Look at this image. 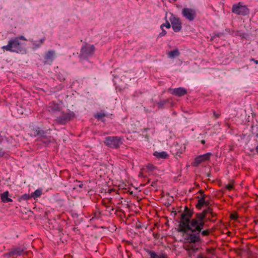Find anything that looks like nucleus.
<instances>
[{"label":"nucleus","instance_id":"f3484780","mask_svg":"<svg viewBox=\"0 0 258 258\" xmlns=\"http://www.w3.org/2000/svg\"><path fill=\"white\" fill-rule=\"evenodd\" d=\"M179 52L177 49H175L173 51H170L168 53L167 55L168 57L173 58L177 57L179 55Z\"/></svg>","mask_w":258,"mask_h":258},{"label":"nucleus","instance_id":"e433bc0d","mask_svg":"<svg viewBox=\"0 0 258 258\" xmlns=\"http://www.w3.org/2000/svg\"><path fill=\"white\" fill-rule=\"evenodd\" d=\"M201 143H202V144H204V143H205V141H204V140H202V141H201Z\"/></svg>","mask_w":258,"mask_h":258},{"label":"nucleus","instance_id":"bb28decb","mask_svg":"<svg viewBox=\"0 0 258 258\" xmlns=\"http://www.w3.org/2000/svg\"><path fill=\"white\" fill-rule=\"evenodd\" d=\"M170 24L169 22H166L165 24H163L161 26V28L163 29V27H165L166 28L169 29L170 28Z\"/></svg>","mask_w":258,"mask_h":258},{"label":"nucleus","instance_id":"6ab92c4d","mask_svg":"<svg viewBox=\"0 0 258 258\" xmlns=\"http://www.w3.org/2000/svg\"><path fill=\"white\" fill-rule=\"evenodd\" d=\"M42 195V190L38 189L36 190L31 195V197L36 199L41 196Z\"/></svg>","mask_w":258,"mask_h":258},{"label":"nucleus","instance_id":"f704fd0d","mask_svg":"<svg viewBox=\"0 0 258 258\" xmlns=\"http://www.w3.org/2000/svg\"><path fill=\"white\" fill-rule=\"evenodd\" d=\"M197 258H204V256H203L202 255H199Z\"/></svg>","mask_w":258,"mask_h":258},{"label":"nucleus","instance_id":"dca6fc26","mask_svg":"<svg viewBox=\"0 0 258 258\" xmlns=\"http://www.w3.org/2000/svg\"><path fill=\"white\" fill-rule=\"evenodd\" d=\"M45 39L44 38H41L38 40L32 41V48L37 49L39 48L43 43Z\"/></svg>","mask_w":258,"mask_h":258},{"label":"nucleus","instance_id":"f03ea898","mask_svg":"<svg viewBox=\"0 0 258 258\" xmlns=\"http://www.w3.org/2000/svg\"><path fill=\"white\" fill-rule=\"evenodd\" d=\"M198 233L193 230L191 227H178L177 231L179 232L183 233V236L189 242L196 243L199 241L200 236L199 232H201L202 228L201 227H195Z\"/></svg>","mask_w":258,"mask_h":258},{"label":"nucleus","instance_id":"ea45409f","mask_svg":"<svg viewBox=\"0 0 258 258\" xmlns=\"http://www.w3.org/2000/svg\"><path fill=\"white\" fill-rule=\"evenodd\" d=\"M255 63H258V61L257 60L255 61Z\"/></svg>","mask_w":258,"mask_h":258},{"label":"nucleus","instance_id":"7ed1b4c3","mask_svg":"<svg viewBox=\"0 0 258 258\" xmlns=\"http://www.w3.org/2000/svg\"><path fill=\"white\" fill-rule=\"evenodd\" d=\"M2 48L7 51L16 52H22L24 51L23 47L19 42L18 39L9 41L8 44L7 45L3 46Z\"/></svg>","mask_w":258,"mask_h":258},{"label":"nucleus","instance_id":"6e6552de","mask_svg":"<svg viewBox=\"0 0 258 258\" xmlns=\"http://www.w3.org/2000/svg\"><path fill=\"white\" fill-rule=\"evenodd\" d=\"M211 153H207L205 154L200 155L196 158L195 161L192 163L195 166H198L200 163L208 160L211 157Z\"/></svg>","mask_w":258,"mask_h":258},{"label":"nucleus","instance_id":"9b49d317","mask_svg":"<svg viewBox=\"0 0 258 258\" xmlns=\"http://www.w3.org/2000/svg\"><path fill=\"white\" fill-rule=\"evenodd\" d=\"M147 253L149 255L150 258H167L166 255L163 253L157 254L154 251L149 249L147 250Z\"/></svg>","mask_w":258,"mask_h":258},{"label":"nucleus","instance_id":"a19ab883","mask_svg":"<svg viewBox=\"0 0 258 258\" xmlns=\"http://www.w3.org/2000/svg\"><path fill=\"white\" fill-rule=\"evenodd\" d=\"M127 243L130 244V241H127Z\"/></svg>","mask_w":258,"mask_h":258},{"label":"nucleus","instance_id":"5701e85b","mask_svg":"<svg viewBox=\"0 0 258 258\" xmlns=\"http://www.w3.org/2000/svg\"><path fill=\"white\" fill-rule=\"evenodd\" d=\"M18 114L15 113L16 116L18 117L19 115H22L23 114V109L20 107L17 108Z\"/></svg>","mask_w":258,"mask_h":258},{"label":"nucleus","instance_id":"0eeeda50","mask_svg":"<svg viewBox=\"0 0 258 258\" xmlns=\"http://www.w3.org/2000/svg\"><path fill=\"white\" fill-rule=\"evenodd\" d=\"M232 12L237 15H245L248 13V10L244 6L234 5L232 7Z\"/></svg>","mask_w":258,"mask_h":258},{"label":"nucleus","instance_id":"72a5a7b5","mask_svg":"<svg viewBox=\"0 0 258 258\" xmlns=\"http://www.w3.org/2000/svg\"><path fill=\"white\" fill-rule=\"evenodd\" d=\"M104 227L103 226H102L101 228H104ZM107 228H111L112 227V230H114V228H115V230L117 229L116 227H106Z\"/></svg>","mask_w":258,"mask_h":258},{"label":"nucleus","instance_id":"c9c22d12","mask_svg":"<svg viewBox=\"0 0 258 258\" xmlns=\"http://www.w3.org/2000/svg\"><path fill=\"white\" fill-rule=\"evenodd\" d=\"M256 152L258 153V145L257 146V147H256Z\"/></svg>","mask_w":258,"mask_h":258},{"label":"nucleus","instance_id":"ddd939ff","mask_svg":"<svg viewBox=\"0 0 258 258\" xmlns=\"http://www.w3.org/2000/svg\"><path fill=\"white\" fill-rule=\"evenodd\" d=\"M154 156H155L157 158H158L159 159H167L169 156L168 153L164 151L159 152L155 151L154 153Z\"/></svg>","mask_w":258,"mask_h":258},{"label":"nucleus","instance_id":"4c0bfd02","mask_svg":"<svg viewBox=\"0 0 258 258\" xmlns=\"http://www.w3.org/2000/svg\"><path fill=\"white\" fill-rule=\"evenodd\" d=\"M15 236H16V237H18V235L17 234H16V235H15Z\"/></svg>","mask_w":258,"mask_h":258},{"label":"nucleus","instance_id":"a211bd4d","mask_svg":"<svg viewBox=\"0 0 258 258\" xmlns=\"http://www.w3.org/2000/svg\"><path fill=\"white\" fill-rule=\"evenodd\" d=\"M208 205V203L207 201H206L205 197H204L199 200L198 204L197 206L200 208L202 206H207Z\"/></svg>","mask_w":258,"mask_h":258},{"label":"nucleus","instance_id":"9d476101","mask_svg":"<svg viewBox=\"0 0 258 258\" xmlns=\"http://www.w3.org/2000/svg\"><path fill=\"white\" fill-rule=\"evenodd\" d=\"M169 91L171 94L178 96H183L186 93V90L181 87L171 89Z\"/></svg>","mask_w":258,"mask_h":258},{"label":"nucleus","instance_id":"393cba45","mask_svg":"<svg viewBox=\"0 0 258 258\" xmlns=\"http://www.w3.org/2000/svg\"><path fill=\"white\" fill-rule=\"evenodd\" d=\"M95 116L98 119H102L103 117L105 116V114L104 113H100L96 115Z\"/></svg>","mask_w":258,"mask_h":258},{"label":"nucleus","instance_id":"473e14b6","mask_svg":"<svg viewBox=\"0 0 258 258\" xmlns=\"http://www.w3.org/2000/svg\"><path fill=\"white\" fill-rule=\"evenodd\" d=\"M73 230L75 232L76 231H79V229H78V227H74L73 228Z\"/></svg>","mask_w":258,"mask_h":258},{"label":"nucleus","instance_id":"79ce46f5","mask_svg":"<svg viewBox=\"0 0 258 258\" xmlns=\"http://www.w3.org/2000/svg\"><path fill=\"white\" fill-rule=\"evenodd\" d=\"M136 227L137 228H139L140 227H139V226H137V227Z\"/></svg>","mask_w":258,"mask_h":258},{"label":"nucleus","instance_id":"f257e3e1","mask_svg":"<svg viewBox=\"0 0 258 258\" xmlns=\"http://www.w3.org/2000/svg\"><path fill=\"white\" fill-rule=\"evenodd\" d=\"M208 213L211 214L210 209L205 210L203 213L198 214L196 219L190 221V216L185 213L181 215L182 226H203L206 220V217Z\"/></svg>","mask_w":258,"mask_h":258},{"label":"nucleus","instance_id":"39448f33","mask_svg":"<svg viewBox=\"0 0 258 258\" xmlns=\"http://www.w3.org/2000/svg\"><path fill=\"white\" fill-rule=\"evenodd\" d=\"M182 14L184 17L190 21L194 20L197 15L196 11L190 8L183 9Z\"/></svg>","mask_w":258,"mask_h":258},{"label":"nucleus","instance_id":"58836bf2","mask_svg":"<svg viewBox=\"0 0 258 258\" xmlns=\"http://www.w3.org/2000/svg\"><path fill=\"white\" fill-rule=\"evenodd\" d=\"M11 238H14V236L12 235Z\"/></svg>","mask_w":258,"mask_h":258},{"label":"nucleus","instance_id":"2eb2a0df","mask_svg":"<svg viewBox=\"0 0 258 258\" xmlns=\"http://www.w3.org/2000/svg\"><path fill=\"white\" fill-rule=\"evenodd\" d=\"M60 108V105L56 103H54V102H51L50 103L49 106L48 107V110L50 112H53L55 111L59 110Z\"/></svg>","mask_w":258,"mask_h":258},{"label":"nucleus","instance_id":"20e7f679","mask_svg":"<svg viewBox=\"0 0 258 258\" xmlns=\"http://www.w3.org/2000/svg\"><path fill=\"white\" fill-rule=\"evenodd\" d=\"M104 143L112 148H117L122 144L120 139L117 137H108L105 138Z\"/></svg>","mask_w":258,"mask_h":258},{"label":"nucleus","instance_id":"2f4dec72","mask_svg":"<svg viewBox=\"0 0 258 258\" xmlns=\"http://www.w3.org/2000/svg\"><path fill=\"white\" fill-rule=\"evenodd\" d=\"M16 39H18V40L21 39V40H27V39H25L24 36H20L19 37L17 38Z\"/></svg>","mask_w":258,"mask_h":258},{"label":"nucleus","instance_id":"423d86ee","mask_svg":"<svg viewBox=\"0 0 258 258\" xmlns=\"http://www.w3.org/2000/svg\"><path fill=\"white\" fill-rule=\"evenodd\" d=\"M169 20L171 23L173 30L176 32H179L181 28V23L179 19L176 18L175 16L171 15Z\"/></svg>","mask_w":258,"mask_h":258},{"label":"nucleus","instance_id":"7c9ffc66","mask_svg":"<svg viewBox=\"0 0 258 258\" xmlns=\"http://www.w3.org/2000/svg\"><path fill=\"white\" fill-rule=\"evenodd\" d=\"M166 33L165 31H164V30H163V29H162V32H161V33H160V36H164V35L166 34Z\"/></svg>","mask_w":258,"mask_h":258},{"label":"nucleus","instance_id":"c756f323","mask_svg":"<svg viewBox=\"0 0 258 258\" xmlns=\"http://www.w3.org/2000/svg\"><path fill=\"white\" fill-rule=\"evenodd\" d=\"M232 185L231 184H228L226 185V188L228 190H231L232 189Z\"/></svg>","mask_w":258,"mask_h":258},{"label":"nucleus","instance_id":"b1692460","mask_svg":"<svg viewBox=\"0 0 258 258\" xmlns=\"http://www.w3.org/2000/svg\"><path fill=\"white\" fill-rule=\"evenodd\" d=\"M178 146L177 145L176 146V149L177 150V153H182L183 152H184L185 151V147L184 146L183 147H181L180 149H178Z\"/></svg>","mask_w":258,"mask_h":258},{"label":"nucleus","instance_id":"1a4fd4ad","mask_svg":"<svg viewBox=\"0 0 258 258\" xmlns=\"http://www.w3.org/2000/svg\"><path fill=\"white\" fill-rule=\"evenodd\" d=\"M81 52L82 55L84 56H89L94 52V47L92 45L85 44L82 48Z\"/></svg>","mask_w":258,"mask_h":258},{"label":"nucleus","instance_id":"37998d69","mask_svg":"<svg viewBox=\"0 0 258 258\" xmlns=\"http://www.w3.org/2000/svg\"><path fill=\"white\" fill-rule=\"evenodd\" d=\"M256 136L258 137V134H257V135H256Z\"/></svg>","mask_w":258,"mask_h":258},{"label":"nucleus","instance_id":"412c9836","mask_svg":"<svg viewBox=\"0 0 258 258\" xmlns=\"http://www.w3.org/2000/svg\"><path fill=\"white\" fill-rule=\"evenodd\" d=\"M31 197V195L30 196L29 194H24L21 196L19 199V201L20 200H27Z\"/></svg>","mask_w":258,"mask_h":258},{"label":"nucleus","instance_id":"4be33fe9","mask_svg":"<svg viewBox=\"0 0 258 258\" xmlns=\"http://www.w3.org/2000/svg\"><path fill=\"white\" fill-rule=\"evenodd\" d=\"M54 231H55L53 233L54 234H57L58 236H60L62 228L60 227H57Z\"/></svg>","mask_w":258,"mask_h":258},{"label":"nucleus","instance_id":"4468645a","mask_svg":"<svg viewBox=\"0 0 258 258\" xmlns=\"http://www.w3.org/2000/svg\"><path fill=\"white\" fill-rule=\"evenodd\" d=\"M9 193L8 191H5L1 194V198L4 203L12 202V199L9 198Z\"/></svg>","mask_w":258,"mask_h":258},{"label":"nucleus","instance_id":"cd10ccee","mask_svg":"<svg viewBox=\"0 0 258 258\" xmlns=\"http://www.w3.org/2000/svg\"><path fill=\"white\" fill-rule=\"evenodd\" d=\"M209 231L208 230H204L202 232V234L203 236H207L209 234Z\"/></svg>","mask_w":258,"mask_h":258},{"label":"nucleus","instance_id":"c85d7f7f","mask_svg":"<svg viewBox=\"0 0 258 258\" xmlns=\"http://www.w3.org/2000/svg\"><path fill=\"white\" fill-rule=\"evenodd\" d=\"M147 168L149 169V170H153L154 168V167L152 165H149L147 166Z\"/></svg>","mask_w":258,"mask_h":258},{"label":"nucleus","instance_id":"a878e982","mask_svg":"<svg viewBox=\"0 0 258 258\" xmlns=\"http://www.w3.org/2000/svg\"><path fill=\"white\" fill-rule=\"evenodd\" d=\"M230 218L232 220H236L237 218V214L236 212L232 213L230 214Z\"/></svg>","mask_w":258,"mask_h":258},{"label":"nucleus","instance_id":"f8f14e48","mask_svg":"<svg viewBox=\"0 0 258 258\" xmlns=\"http://www.w3.org/2000/svg\"><path fill=\"white\" fill-rule=\"evenodd\" d=\"M24 252V248L21 247L14 248L10 252L11 255H21Z\"/></svg>","mask_w":258,"mask_h":258},{"label":"nucleus","instance_id":"aec40b11","mask_svg":"<svg viewBox=\"0 0 258 258\" xmlns=\"http://www.w3.org/2000/svg\"><path fill=\"white\" fill-rule=\"evenodd\" d=\"M55 53L53 51H48L45 55V58L47 60L51 59L54 57Z\"/></svg>","mask_w":258,"mask_h":258}]
</instances>
